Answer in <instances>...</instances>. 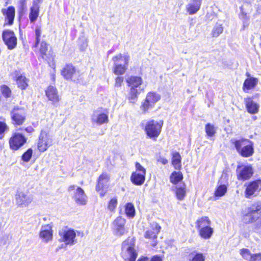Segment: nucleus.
I'll return each mask as SVG.
<instances>
[{
  "label": "nucleus",
  "mask_w": 261,
  "mask_h": 261,
  "mask_svg": "<svg viewBox=\"0 0 261 261\" xmlns=\"http://www.w3.org/2000/svg\"><path fill=\"white\" fill-rule=\"evenodd\" d=\"M126 83L130 87L128 98L132 103H135L138 95L143 91L146 85H143V81L140 76H131L127 78Z\"/></svg>",
  "instance_id": "1"
},
{
  "label": "nucleus",
  "mask_w": 261,
  "mask_h": 261,
  "mask_svg": "<svg viewBox=\"0 0 261 261\" xmlns=\"http://www.w3.org/2000/svg\"><path fill=\"white\" fill-rule=\"evenodd\" d=\"M230 142L234 146L238 153L243 157H250L254 153L253 143L249 139H231Z\"/></svg>",
  "instance_id": "2"
},
{
  "label": "nucleus",
  "mask_w": 261,
  "mask_h": 261,
  "mask_svg": "<svg viewBox=\"0 0 261 261\" xmlns=\"http://www.w3.org/2000/svg\"><path fill=\"white\" fill-rule=\"evenodd\" d=\"M243 221L246 224L261 225V202H255L248 208L247 212L243 216Z\"/></svg>",
  "instance_id": "3"
},
{
  "label": "nucleus",
  "mask_w": 261,
  "mask_h": 261,
  "mask_svg": "<svg viewBox=\"0 0 261 261\" xmlns=\"http://www.w3.org/2000/svg\"><path fill=\"white\" fill-rule=\"evenodd\" d=\"M134 238H128L122 244L121 256L126 261H135L138 253Z\"/></svg>",
  "instance_id": "4"
},
{
  "label": "nucleus",
  "mask_w": 261,
  "mask_h": 261,
  "mask_svg": "<svg viewBox=\"0 0 261 261\" xmlns=\"http://www.w3.org/2000/svg\"><path fill=\"white\" fill-rule=\"evenodd\" d=\"M129 60V56L127 54L122 55L120 54L113 58L114 62V72L117 75H122L124 73Z\"/></svg>",
  "instance_id": "5"
},
{
  "label": "nucleus",
  "mask_w": 261,
  "mask_h": 261,
  "mask_svg": "<svg viewBox=\"0 0 261 261\" xmlns=\"http://www.w3.org/2000/svg\"><path fill=\"white\" fill-rule=\"evenodd\" d=\"M163 124V121L150 120L145 123V132L149 138H156L161 132Z\"/></svg>",
  "instance_id": "6"
},
{
  "label": "nucleus",
  "mask_w": 261,
  "mask_h": 261,
  "mask_svg": "<svg viewBox=\"0 0 261 261\" xmlns=\"http://www.w3.org/2000/svg\"><path fill=\"white\" fill-rule=\"evenodd\" d=\"M60 242H63L66 245H73L76 243V232L74 230L67 228H63L59 231Z\"/></svg>",
  "instance_id": "7"
},
{
  "label": "nucleus",
  "mask_w": 261,
  "mask_h": 261,
  "mask_svg": "<svg viewBox=\"0 0 261 261\" xmlns=\"http://www.w3.org/2000/svg\"><path fill=\"white\" fill-rule=\"evenodd\" d=\"M16 205L20 207H28L33 201V195L28 191H17L15 194Z\"/></svg>",
  "instance_id": "8"
},
{
  "label": "nucleus",
  "mask_w": 261,
  "mask_h": 261,
  "mask_svg": "<svg viewBox=\"0 0 261 261\" xmlns=\"http://www.w3.org/2000/svg\"><path fill=\"white\" fill-rule=\"evenodd\" d=\"M12 123L14 125H22L26 119L27 112L23 107H14L10 112Z\"/></svg>",
  "instance_id": "9"
},
{
  "label": "nucleus",
  "mask_w": 261,
  "mask_h": 261,
  "mask_svg": "<svg viewBox=\"0 0 261 261\" xmlns=\"http://www.w3.org/2000/svg\"><path fill=\"white\" fill-rule=\"evenodd\" d=\"M68 191L72 193L73 198L77 204L85 205L86 204L87 196L81 188L72 185L69 187Z\"/></svg>",
  "instance_id": "10"
},
{
  "label": "nucleus",
  "mask_w": 261,
  "mask_h": 261,
  "mask_svg": "<svg viewBox=\"0 0 261 261\" xmlns=\"http://www.w3.org/2000/svg\"><path fill=\"white\" fill-rule=\"evenodd\" d=\"M161 99V95L155 92H148L146 96L145 101L142 103L141 109L144 113H146L149 109L153 107L156 102Z\"/></svg>",
  "instance_id": "11"
},
{
  "label": "nucleus",
  "mask_w": 261,
  "mask_h": 261,
  "mask_svg": "<svg viewBox=\"0 0 261 261\" xmlns=\"http://www.w3.org/2000/svg\"><path fill=\"white\" fill-rule=\"evenodd\" d=\"M53 140L46 131L42 130L39 137L37 147L41 152H44L52 145Z\"/></svg>",
  "instance_id": "12"
},
{
  "label": "nucleus",
  "mask_w": 261,
  "mask_h": 261,
  "mask_svg": "<svg viewBox=\"0 0 261 261\" xmlns=\"http://www.w3.org/2000/svg\"><path fill=\"white\" fill-rule=\"evenodd\" d=\"M246 186L245 196L247 198H250L253 196H256L261 190V180H257L246 184Z\"/></svg>",
  "instance_id": "13"
},
{
  "label": "nucleus",
  "mask_w": 261,
  "mask_h": 261,
  "mask_svg": "<svg viewBox=\"0 0 261 261\" xmlns=\"http://www.w3.org/2000/svg\"><path fill=\"white\" fill-rule=\"evenodd\" d=\"M27 141V138L20 133H15L9 140L10 147L12 149L18 150Z\"/></svg>",
  "instance_id": "14"
},
{
  "label": "nucleus",
  "mask_w": 261,
  "mask_h": 261,
  "mask_svg": "<svg viewBox=\"0 0 261 261\" xmlns=\"http://www.w3.org/2000/svg\"><path fill=\"white\" fill-rule=\"evenodd\" d=\"M2 38L8 49H12L16 47L17 44V38L13 31L10 30L4 31L2 34Z\"/></svg>",
  "instance_id": "15"
},
{
  "label": "nucleus",
  "mask_w": 261,
  "mask_h": 261,
  "mask_svg": "<svg viewBox=\"0 0 261 261\" xmlns=\"http://www.w3.org/2000/svg\"><path fill=\"white\" fill-rule=\"evenodd\" d=\"M91 122L97 125H101L109 121L108 115L103 112L101 109H98L93 112L91 116Z\"/></svg>",
  "instance_id": "16"
},
{
  "label": "nucleus",
  "mask_w": 261,
  "mask_h": 261,
  "mask_svg": "<svg viewBox=\"0 0 261 261\" xmlns=\"http://www.w3.org/2000/svg\"><path fill=\"white\" fill-rule=\"evenodd\" d=\"M237 172L238 179L243 181L249 179L253 173L252 168L250 165L239 166Z\"/></svg>",
  "instance_id": "17"
},
{
  "label": "nucleus",
  "mask_w": 261,
  "mask_h": 261,
  "mask_svg": "<svg viewBox=\"0 0 261 261\" xmlns=\"http://www.w3.org/2000/svg\"><path fill=\"white\" fill-rule=\"evenodd\" d=\"M125 219L121 217H117L113 222L114 233L119 236L123 235L126 231L124 228Z\"/></svg>",
  "instance_id": "18"
},
{
  "label": "nucleus",
  "mask_w": 261,
  "mask_h": 261,
  "mask_svg": "<svg viewBox=\"0 0 261 261\" xmlns=\"http://www.w3.org/2000/svg\"><path fill=\"white\" fill-rule=\"evenodd\" d=\"M253 97L244 98V102L247 112L251 114H257L259 111V105L253 101Z\"/></svg>",
  "instance_id": "19"
},
{
  "label": "nucleus",
  "mask_w": 261,
  "mask_h": 261,
  "mask_svg": "<svg viewBox=\"0 0 261 261\" xmlns=\"http://www.w3.org/2000/svg\"><path fill=\"white\" fill-rule=\"evenodd\" d=\"M45 94L48 100L54 105H56L60 100L57 88L53 86L48 87L45 91Z\"/></svg>",
  "instance_id": "20"
},
{
  "label": "nucleus",
  "mask_w": 261,
  "mask_h": 261,
  "mask_svg": "<svg viewBox=\"0 0 261 261\" xmlns=\"http://www.w3.org/2000/svg\"><path fill=\"white\" fill-rule=\"evenodd\" d=\"M2 13L5 16V23L4 26L7 25H11L13 23V20L15 17V9L13 7L10 6L7 9H3Z\"/></svg>",
  "instance_id": "21"
},
{
  "label": "nucleus",
  "mask_w": 261,
  "mask_h": 261,
  "mask_svg": "<svg viewBox=\"0 0 261 261\" xmlns=\"http://www.w3.org/2000/svg\"><path fill=\"white\" fill-rule=\"evenodd\" d=\"M61 74L66 80H72L76 75V69L72 64H67L61 70Z\"/></svg>",
  "instance_id": "22"
},
{
  "label": "nucleus",
  "mask_w": 261,
  "mask_h": 261,
  "mask_svg": "<svg viewBox=\"0 0 261 261\" xmlns=\"http://www.w3.org/2000/svg\"><path fill=\"white\" fill-rule=\"evenodd\" d=\"M40 237L46 243L51 240L53 239L51 226L50 225L42 226L40 232Z\"/></svg>",
  "instance_id": "23"
},
{
  "label": "nucleus",
  "mask_w": 261,
  "mask_h": 261,
  "mask_svg": "<svg viewBox=\"0 0 261 261\" xmlns=\"http://www.w3.org/2000/svg\"><path fill=\"white\" fill-rule=\"evenodd\" d=\"M202 0H191L186 6L187 11L190 15H193L200 9Z\"/></svg>",
  "instance_id": "24"
},
{
  "label": "nucleus",
  "mask_w": 261,
  "mask_h": 261,
  "mask_svg": "<svg viewBox=\"0 0 261 261\" xmlns=\"http://www.w3.org/2000/svg\"><path fill=\"white\" fill-rule=\"evenodd\" d=\"M110 179V176L107 173H103L101 174L98 179V183L96 187L97 191H100L103 188L107 186L108 183Z\"/></svg>",
  "instance_id": "25"
},
{
  "label": "nucleus",
  "mask_w": 261,
  "mask_h": 261,
  "mask_svg": "<svg viewBox=\"0 0 261 261\" xmlns=\"http://www.w3.org/2000/svg\"><path fill=\"white\" fill-rule=\"evenodd\" d=\"M40 11V4L33 3L30 8L29 19L31 23H34L37 19Z\"/></svg>",
  "instance_id": "26"
},
{
  "label": "nucleus",
  "mask_w": 261,
  "mask_h": 261,
  "mask_svg": "<svg viewBox=\"0 0 261 261\" xmlns=\"http://www.w3.org/2000/svg\"><path fill=\"white\" fill-rule=\"evenodd\" d=\"M258 80L255 77H250L246 79L243 86V91L248 92L250 89H253L258 84Z\"/></svg>",
  "instance_id": "27"
},
{
  "label": "nucleus",
  "mask_w": 261,
  "mask_h": 261,
  "mask_svg": "<svg viewBox=\"0 0 261 261\" xmlns=\"http://www.w3.org/2000/svg\"><path fill=\"white\" fill-rule=\"evenodd\" d=\"M161 227L156 223L152 225V227L151 229L147 230L145 233V237L146 238L154 239L157 238V235L160 232Z\"/></svg>",
  "instance_id": "28"
},
{
  "label": "nucleus",
  "mask_w": 261,
  "mask_h": 261,
  "mask_svg": "<svg viewBox=\"0 0 261 261\" xmlns=\"http://www.w3.org/2000/svg\"><path fill=\"white\" fill-rule=\"evenodd\" d=\"M132 182L136 185H142L145 181V175L139 173L137 172L132 173L130 177Z\"/></svg>",
  "instance_id": "29"
},
{
  "label": "nucleus",
  "mask_w": 261,
  "mask_h": 261,
  "mask_svg": "<svg viewBox=\"0 0 261 261\" xmlns=\"http://www.w3.org/2000/svg\"><path fill=\"white\" fill-rule=\"evenodd\" d=\"M39 51L42 59L45 60H49V54L48 53V45L45 41L41 42L39 47Z\"/></svg>",
  "instance_id": "30"
},
{
  "label": "nucleus",
  "mask_w": 261,
  "mask_h": 261,
  "mask_svg": "<svg viewBox=\"0 0 261 261\" xmlns=\"http://www.w3.org/2000/svg\"><path fill=\"white\" fill-rule=\"evenodd\" d=\"M172 164L176 169H179L181 167V156L179 152H174L172 153Z\"/></svg>",
  "instance_id": "31"
},
{
  "label": "nucleus",
  "mask_w": 261,
  "mask_h": 261,
  "mask_svg": "<svg viewBox=\"0 0 261 261\" xmlns=\"http://www.w3.org/2000/svg\"><path fill=\"white\" fill-rule=\"evenodd\" d=\"M213 233V229L209 226L201 228L199 229V233L200 236L205 239H208L211 238Z\"/></svg>",
  "instance_id": "32"
},
{
  "label": "nucleus",
  "mask_w": 261,
  "mask_h": 261,
  "mask_svg": "<svg viewBox=\"0 0 261 261\" xmlns=\"http://www.w3.org/2000/svg\"><path fill=\"white\" fill-rule=\"evenodd\" d=\"M196 227L200 229L201 228L208 226L211 224V221L207 217H202L196 221Z\"/></svg>",
  "instance_id": "33"
},
{
  "label": "nucleus",
  "mask_w": 261,
  "mask_h": 261,
  "mask_svg": "<svg viewBox=\"0 0 261 261\" xmlns=\"http://www.w3.org/2000/svg\"><path fill=\"white\" fill-rule=\"evenodd\" d=\"M18 87L20 89H25L28 86V80L23 75L19 76L16 80Z\"/></svg>",
  "instance_id": "34"
},
{
  "label": "nucleus",
  "mask_w": 261,
  "mask_h": 261,
  "mask_svg": "<svg viewBox=\"0 0 261 261\" xmlns=\"http://www.w3.org/2000/svg\"><path fill=\"white\" fill-rule=\"evenodd\" d=\"M190 261H204L205 258L202 254L196 253L195 252L191 253L189 255Z\"/></svg>",
  "instance_id": "35"
},
{
  "label": "nucleus",
  "mask_w": 261,
  "mask_h": 261,
  "mask_svg": "<svg viewBox=\"0 0 261 261\" xmlns=\"http://www.w3.org/2000/svg\"><path fill=\"white\" fill-rule=\"evenodd\" d=\"M125 211L126 215L130 218L134 217L135 214V209L133 204L131 203H128L125 205Z\"/></svg>",
  "instance_id": "36"
},
{
  "label": "nucleus",
  "mask_w": 261,
  "mask_h": 261,
  "mask_svg": "<svg viewBox=\"0 0 261 261\" xmlns=\"http://www.w3.org/2000/svg\"><path fill=\"white\" fill-rule=\"evenodd\" d=\"M182 179V175L179 172H174L170 176V181L176 184Z\"/></svg>",
  "instance_id": "37"
},
{
  "label": "nucleus",
  "mask_w": 261,
  "mask_h": 261,
  "mask_svg": "<svg viewBox=\"0 0 261 261\" xmlns=\"http://www.w3.org/2000/svg\"><path fill=\"white\" fill-rule=\"evenodd\" d=\"M176 195L178 200H182L184 199L186 195L185 186L184 185L176 188Z\"/></svg>",
  "instance_id": "38"
},
{
  "label": "nucleus",
  "mask_w": 261,
  "mask_h": 261,
  "mask_svg": "<svg viewBox=\"0 0 261 261\" xmlns=\"http://www.w3.org/2000/svg\"><path fill=\"white\" fill-rule=\"evenodd\" d=\"M205 132L209 137H213L216 133V129L214 126L210 123H207L205 126Z\"/></svg>",
  "instance_id": "39"
},
{
  "label": "nucleus",
  "mask_w": 261,
  "mask_h": 261,
  "mask_svg": "<svg viewBox=\"0 0 261 261\" xmlns=\"http://www.w3.org/2000/svg\"><path fill=\"white\" fill-rule=\"evenodd\" d=\"M227 191V187L225 185L219 186L215 191L216 196H222Z\"/></svg>",
  "instance_id": "40"
},
{
  "label": "nucleus",
  "mask_w": 261,
  "mask_h": 261,
  "mask_svg": "<svg viewBox=\"0 0 261 261\" xmlns=\"http://www.w3.org/2000/svg\"><path fill=\"white\" fill-rule=\"evenodd\" d=\"M223 31L222 25L217 24L213 30L212 35L214 37H217L223 32Z\"/></svg>",
  "instance_id": "41"
},
{
  "label": "nucleus",
  "mask_w": 261,
  "mask_h": 261,
  "mask_svg": "<svg viewBox=\"0 0 261 261\" xmlns=\"http://www.w3.org/2000/svg\"><path fill=\"white\" fill-rule=\"evenodd\" d=\"M240 254L244 259L248 261H249L252 256L250 250L245 248L240 250Z\"/></svg>",
  "instance_id": "42"
},
{
  "label": "nucleus",
  "mask_w": 261,
  "mask_h": 261,
  "mask_svg": "<svg viewBox=\"0 0 261 261\" xmlns=\"http://www.w3.org/2000/svg\"><path fill=\"white\" fill-rule=\"evenodd\" d=\"M32 154L33 150L31 148L28 149L22 155V160L25 162H29L32 156Z\"/></svg>",
  "instance_id": "43"
},
{
  "label": "nucleus",
  "mask_w": 261,
  "mask_h": 261,
  "mask_svg": "<svg viewBox=\"0 0 261 261\" xmlns=\"http://www.w3.org/2000/svg\"><path fill=\"white\" fill-rule=\"evenodd\" d=\"M2 94L6 97H9L11 95V91L10 88L6 86L3 85L1 88Z\"/></svg>",
  "instance_id": "44"
},
{
  "label": "nucleus",
  "mask_w": 261,
  "mask_h": 261,
  "mask_svg": "<svg viewBox=\"0 0 261 261\" xmlns=\"http://www.w3.org/2000/svg\"><path fill=\"white\" fill-rule=\"evenodd\" d=\"M41 34V29L40 27H37L35 30L36 43L34 45L35 47H37L39 45V42Z\"/></svg>",
  "instance_id": "45"
},
{
  "label": "nucleus",
  "mask_w": 261,
  "mask_h": 261,
  "mask_svg": "<svg viewBox=\"0 0 261 261\" xmlns=\"http://www.w3.org/2000/svg\"><path fill=\"white\" fill-rule=\"evenodd\" d=\"M117 204V200L115 198H112L109 202L108 204V208L110 211H113L116 207Z\"/></svg>",
  "instance_id": "46"
},
{
  "label": "nucleus",
  "mask_w": 261,
  "mask_h": 261,
  "mask_svg": "<svg viewBox=\"0 0 261 261\" xmlns=\"http://www.w3.org/2000/svg\"><path fill=\"white\" fill-rule=\"evenodd\" d=\"M136 168L138 173L146 175V169L139 163H136Z\"/></svg>",
  "instance_id": "47"
},
{
  "label": "nucleus",
  "mask_w": 261,
  "mask_h": 261,
  "mask_svg": "<svg viewBox=\"0 0 261 261\" xmlns=\"http://www.w3.org/2000/svg\"><path fill=\"white\" fill-rule=\"evenodd\" d=\"M240 18L242 19L243 22L244 27L248 26L249 24V18L247 16L246 14L243 13L240 16Z\"/></svg>",
  "instance_id": "48"
},
{
  "label": "nucleus",
  "mask_w": 261,
  "mask_h": 261,
  "mask_svg": "<svg viewBox=\"0 0 261 261\" xmlns=\"http://www.w3.org/2000/svg\"><path fill=\"white\" fill-rule=\"evenodd\" d=\"M19 9L21 11L25 10L27 9V0H20L19 1Z\"/></svg>",
  "instance_id": "49"
},
{
  "label": "nucleus",
  "mask_w": 261,
  "mask_h": 261,
  "mask_svg": "<svg viewBox=\"0 0 261 261\" xmlns=\"http://www.w3.org/2000/svg\"><path fill=\"white\" fill-rule=\"evenodd\" d=\"M249 261H261V253L252 254Z\"/></svg>",
  "instance_id": "50"
},
{
  "label": "nucleus",
  "mask_w": 261,
  "mask_h": 261,
  "mask_svg": "<svg viewBox=\"0 0 261 261\" xmlns=\"http://www.w3.org/2000/svg\"><path fill=\"white\" fill-rule=\"evenodd\" d=\"M123 82V77L118 76L115 79V87H120L122 85V84Z\"/></svg>",
  "instance_id": "51"
},
{
  "label": "nucleus",
  "mask_w": 261,
  "mask_h": 261,
  "mask_svg": "<svg viewBox=\"0 0 261 261\" xmlns=\"http://www.w3.org/2000/svg\"><path fill=\"white\" fill-rule=\"evenodd\" d=\"M156 160L158 162L161 163L163 165H166L168 163V160L161 155L156 157Z\"/></svg>",
  "instance_id": "52"
},
{
  "label": "nucleus",
  "mask_w": 261,
  "mask_h": 261,
  "mask_svg": "<svg viewBox=\"0 0 261 261\" xmlns=\"http://www.w3.org/2000/svg\"><path fill=\"white\" fill-rule=\"evenodd\" d=\"M7 128L6 124L0 121V134L3 133Z\"/></svg>",
  "instance_id": "53"
},
{
  "label": "nucleus",
  "mask_w": 261,
  "mask_h": 261,
  "mask_svg": "<svg viewBox=\"0 0 261 261\" xmlns=\"http://www.w3.org/2000/svg\"><path fill=\"white\" fill-rule=\"evenodd\" d=\"M149 261H162V258L158 255H154L152 256L151 259Z\"/></svg>",
  "instance_id": "54"
},
{
  "label": "nucleus",
  "mask_w": 261,
  "mask_h": 261,
  "mask_svg": "<svg viewBox=\"0 0 261 261\" xmlns=\"http://www.w3.org/2000/svg\"><path fill=\"white\" fill-rule=\"evenodd\" d=\"M25 130L28 133H32L34 131V129L31 126L26 127L25 128Z\"/></svg>",
  "instance_id": "55"
},
{
  "label": "nucleus",
  "mask_w": 261,
  "mask_h": 261,
  "mask_svg": "<svg viewBox=\"0 0 261 261\" xmlns=\"http://www.w3.org/2000/svg\"><path fill=\"white\" fill-rule=\"evenodd\" d=\"M43 2V0H33V3H36V4H40L42 3Z\"/></svg>",
  "instance_id": "56"
},
{
  "label": "nucleus",
  "mask_w": 261,
  "mask_h": 261,
  "mask_svg": "<svg viewBox=\"0 0 261 261\" xmlns=\"http://www.w3.org/2000/svg\"><path fill=\"white\" fill-rule=\"evenodd\" d=\"M138 261H149V258L147 257H143L139 259Z\"/></svg>",
  "instance_id": "57"
},
{
  "label": "nucleus",
  "mask_w": 261,
  "mask_h": 261,
  "mask_svg": "<svg viewBox=\"0 0 261 261\" xmlns=\"http://www.w3.org/2000/svg\"><path fill=\"white\" fill-rule=\"evenodd\" d=\"M105 193L103 192L102 190L100 193V195L101 197H103L105 195Z\"/></svg>",
  "instance_id": "58"
},
{
  "label": "nucleus",
  "mask_w": 261,
  "mask_h": 261,
  "mask_svg": "<svg viewBox=\"0 0 261 261\" xmlns=\"http://www.w3.org/2000/svg\"><path fill=\"white\" fill-rule=\"evenodd\" d=\"M252 119L254 120H255L256 119H257V117L256 116H253L252 117Z\"/></svg>",
  "instance_id": "59"
},
{
  "label": "nucleus",
  "mask_w": 261,
  "mask_h": 261,
  "mask_svg": "<svg viewBox=\"0 0 261 261\" xmlns=\"http://www.w3.org/2000/svg\"><path fill=\"white\" fill-rule=\"evenodd\" d=\"M155 244H156V243H153V246H155Z\"/></svg>",
  "instance_id": "60"
}]
</instances>
